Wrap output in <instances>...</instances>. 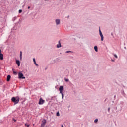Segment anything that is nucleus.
Wrapping results in <instances>:
<instances>
[{
    "label": "nucleus",
    "instance_id": "nucleus-1",
    "mask_svg": "<svg viewBox=\"0 0 127 127\" xmlns=\"http://www.w3.org/2000/svg\"><path fill=\"white\" fill-rule=\"evenodd\" d=\"M19 100H20V98H19V97L18 96L13 97L11 98V101L14 103V105L18 104V103H19Z\"/></svg>",
    "mask_w": 127,
    "mask_h": 127
},
{
    "label": "nucleus",
    "instance_id": "nucleus-2",
    "mask_svg": "<svg viewBox=\"0 0 127 127\" xmlns=\"http://www.w3.org/2000/svg\"><path fill=\"white\" fill-rule=\"evenodd\" d=\"M60 94L62 95V99H64V94H63V91H64V86H60L59 88Z\"/></svg>",
    "mask_w": 127,
    "mask_h": 127
},
{
    "label": "nucleus",
    "instance_id": "nucleus-3",
    "mask_svg": "<svg viewBox=\"0 0 127 127\" xmlns=\"http://www.w3.org/2000/svg\"><path fill=\"white\" fill-rule=\"evenodd\" d=\"M99 35H100V37H101V41H104V35H103V33H102L101 29H99Z\"/></svg>",
    "mask_w": 127,
    "mask_h": 127
},
{
    "label": "nucleus",
    "instance_id": "nucleus-4",
    "mask_svg": "<svg viewBox=\"0 0 127 127\" xmlns=\"http://www.w3.org/2000/svg\"><path fill=\"white\" fill-rule=\"evenodd\" d=\"M18 78L19 79H25V77L23 76V74L21 72L18 73Z\"/></svg>",
    "mask_w": 127,
    "mask_h": 127
},
{
    "label": "nucleus",
    "instance_id": "nucleus-5",
    "mask_svg": "<svg viewBox=\"0 0 127 127\" xmlns=\"http://www.w3.org/2000/svg\"><path fill=\"white\" fill-rule=\"evenodd\" d=\"M39 105H43L44 104V100L42 99V98H40L38 103Z\"/></svg>",
    "mask_w": 127,
    "mask_h": 127
},
{
    "label": "nucleus",
    "instance_id": "nucleus-6",
    "mask_svg": "<svg viewBox=\"0 0 127 127\" xmlns=\"http://www.w3.org/2000/svg\"><path fill=\"white\" fill-rule=\"evenodd\" d=\"M45 124H46V120L44 119V120L42 121V122L41 127H45Z\"/></svg>",
    "mask_w": 127,
    "mask_h": 127
},
{
    "label": "nucleus",
    "instance_id": "nucleus-7",
    "mask_svg": "<svg viewBox=\"0 0 127 127\" xmlns=\"http://www.w3.org/2000/svg\"><path fill=\"white\" fill-rule=\"evenodd\" d=\"M55 22H56V25H59V24H60V19H56L55 20Z\"/></svg>",
    "mask_w": 127,
    "mask_h": 127
},
{
    "label": "nucleus",
    "instance_id": "nucleus-8",
    "mask_svg": "<svg viewBox=\"0 0 127 127\" xmlns=\"http://www.w3.org/2000/svg\"><path fill=\"white\" fill-rule=\"evenodd\" d=\"M16 64L18 65V67H19V66H20V62L19 61V60H16Z\"/></svg>",
    "mask_w": 127,
    "mask_h": 127
},
{
    "label": "nucleus",
    "instance_id": "nucleus-9",
    "mask_svg": "<svg viewBox=\"0 0 127 127\" xmlns=\"http://www.w3.org/2000/svg\"><path fill=\"white\" fill-rule=\"evenodd\" d=\"M61 47V43L60 41H59V44L57 45V48H60Z\"/></svg>",
    "mask_w": 127,
    "mask_h": 127
},
{
    "label": "nucleus",
    "instance_id": "nucleus-10",
    "mask_svg": "<svg viewBox=\"0 0 127 127\" xmlns=\"http://www.w3.org/2000/svg\"><path fill=\"white\" fill-rule=\"evenodd\" d=\"M10 78H11V76H10V75H7V82H9V81H10Z\"/></svg>",
    "mask_w": 127,
    "mask_h": 127
},
{
    "label": "nucleus",
    "instance_id": "nucleus-11",
    "mask_svg": "<svg viewBox=\"0 0 127 127\" xmlns=\"http://www.w3.org/2000/svg\"><path fill=\"white\" fill-rule=\"evenodd\" d=\"M33 62H34L35 65L36 66H37V67H38V64L36 63V61H35V58H33Z\"/></svg>",
    "mask_w": 127,
    "mask_h": 127
},
{
    "label": "nucleus",
    "instance_id": "nucleus-12",
    "mask_svg": "<svg viewBox=\"0 0 127 127\" xmlns=\"http://www.w3.org/2000/svg\"><path fill=\"white\" fill-rule=\"evenodd\" d=\"M20 60H22V52H20Z\"/></svg>",
    "mask_w": 127,
    "mask_h": 127
},
{
    "label": "nucleus",
    "instance_id": "nucleus-13",
    "mask_svg": "<svg viewBox=\"0 0 127 127\" xmlns=\"http://www.w3.org/2000/svg\"><path fill=\"white\" fill-rule=\"evenodd\" d=\"M0 60H3V54H0Z\"/></svg>",
    "mask_w": 127,
    "mask_h": 127
},
{
    "label": "nucleus",
    "instance_id": "nucleus-14",
    "mask_svg": "<svg viewBox=\"0 0 127 127\" xmlns=\"http://www.w3.org/2000/svg\"><path fill=\"white\" fill-rule=\"evenodd\" d=\"M94 49L96 52H98V47L97 46H94Z\"/></svg>",
    "mask_w": 127,
    "mask_h": 127
},
{
    "label": "nucleus",
    "instance_id": "nucleus-15",
    "mask_svg": "<svg viewBox=\"0 0 127 127\" xmlns=\"http://www.w3.org/2000/svg\"><path fill=\"white\" fill-rule=\"evenodd\" d=\"M16 18H17V17H14L12 18L13 21H14L16 19Z\"/></svg>",
    "mask_w": 127,
    "mask_h": 127
},
{
    "label": "nucleus",
    "instance_id": "nucleus-16",
    "mask_svg": "<svg viewBox=\"0 0 127 127\" xmlns=\"http://www.w3.org/2000/svg\"><path fill=\"white\" fill-rule=\"evenodd\" d=\"M64 81L65 82H69V79H68V78H64Z\"/></svg>",
    "mask_w": 127,
    "mask_h": 127
},
{
    "label": "nucleus",
    "instance_id": "nucleus-17",
    "mask_svg": "<svg viewBox=\"0 0 127 127\" xmlns=\"http://www.w3.org/2000/svg\"><path fill=\"white\" fill-rule=\"evenodd\" d=\"M70 52L72 53V51H67L65 52V53H70Z\"/></svg>",
    "mask_w": 127,
    "mask_h": 127
},
{
    "label": "nucleus",
    "instance_id": "nucleus-18",
    "mask_svg": "<svg viewBox=\"0 0 127 127\" xmlns=\"http://www.w3.org/2000/svg\"><path fill=\"white\" fill-rule=\"evenodd\" d=\"M113 55L115 58H118V56L116 54H113Z\"/></svg>",
    "mask_w": 127,
    "mask_h": 127
},
{
    "label": "nucleus",
    "instance_id": "nucleus-19",
    "mask_svg": "<svg viewBox=\"0 0 127 127\" xmlns=\"http://www.w3.org/2000/svg\"><path fill=\"white\" fill-rule=\"evenodd\" d=\"M56 115H57V117H59V116H60L59 112H57Z\"/></svg>",
    "mask_w": 127,
    "mask_h": 127
},
{
    "label": "nucleus",
    "instance_id": "nucleus-20",
    "mask_svg": "<svg viewBox=\"0 0 127 127\" xmlns=\"http://www.w3.org/2000/svg\"><path fill=\"white\" fill-rule=\"evenodd\" d=\"M98 122V119H96L94 120V123H97Z\"/></svg>",
    "mask_w": 127,
    "mask_h": 127
},
{
    "label": "nucleus",
    "instance_id": "nucleus-21",
    "mask_svg": "<svg viewBox=\"0 0 127 127\" xmlns=\"http://www.w3.org/2000/svg\"><path fill=\"white\" fill-rule=\"evenodd\" d=\"M21 12H22V10H19V13H21Z\"/></svg>",
    "mask_w": 127,
    "mask_h": 127
},
{
    "label": "nucleus",
    "instance_id": "nucleus-22",
    "mask_svg": "<svg viewBox=\"0 0 127 127\" xmlns=\"http://www.w3.org/2000/svg\"><path fill=\"white\" fill-rule=\"evenodd\" d=\"M13 74H14V75H16L17 73L16 72V71H14Z\"/></svg>",
    "mask_w": 127,
    "mask_h": 127
},
{
    "label": "nucleus",
    "instance_id": "nucleus-23",
    "mask_svg": "<svg viewBox=\"0 0 127 127\" xmlns=\"http://www.w3.org/2000/svg\"><path fill=\"white\" fill-rule=\"evenodd\" d=\"M110 110H111V108H108V112H109V113H110Z\"/></svg>",
    "mask_w": 127,
    "mask_h": 127
},
{
    "label": "nucleus",
    "instance_id": "nucleus-24",
    "mask_svg": "<svg viewBox=\"0 0 127 127\" xmlns=\"http://www.w3.org/2000/svg\"><path fill=\"white\" fill-rule=\"evenodd\" d=\"M25 126H27V127H29V125L27 124H25Z\"/></svg>",
    "mask_w": 127,
    "mask_h": 127
},
{
    "label": "nucleus",
    "instance_id": "nucleus-25",
    "mask_svg": "<svg viewBox=\"0 0 127 127\" xmlns=\"http://www.w3.org/2000/svg\"><path fill=\"white\" fill-rule=\"evenodd\" d=\"M0 54H2L1 53V50L0 49Z\"/></svg>",
    "mask_w": 127,
    "mask_h": 127
},
{
    "label": "nucleus",
    "instance_id": "nucleus-26",
    "mask_svg": "<svg viewBox=\"0 0 127 127\" xmlns=\"http://www.w3.org/2000/svg\"><path fill=\"white\" fill-rule=\"evenodd\" d=\"M29 8H30V6L28 7V9H29Z\"/></svg>",
    "mask_w": 127,
    "mask_h": 127
},
{
    "label": "nucleus",
    "instance_id": "nucleus-27",
    "mask_svg": "<svg viewBox=\"0 0 127 127\" xmlns=\"http://www.w3.org/2000/svg\"><path fill=\"white\" fill-rule=\"evenodd\" d=\"M61 127H64V126L63 125H61Z\"/></svg>",
    "mask_w": 127,
    "mask_h": 127
},
{
    "label": "nucleus",
    "instance_id": "nucleus-28",
    "mask_svg": "<svg viewBox=\"0 0 127 127\" xmlns=\"http://www.w3.org/2000/svg\"><path fill=\"white\" fill-rule=\"evenodd\" d=\"M13 121H14V122H16V120L15 119H13Z\"/></svg>",
    "mask_w": 127,
    "mask_h": 127
},
{
    "label": "nucleus",
    "instance_id": "nucleus-29",
    "mask_svg": "<svg viewBox=\"0 0 127 127\" xmlns=\"http://www.w3.org/2000/svg\"><path fill=\"white\" fill-rule=\"evenodd\" d=\"M112 61H113L114 62V61H115L114 60H112Z\"/></svg>",
    "mask_w": 127,
    "mask_h": 127
}]
</instances>
